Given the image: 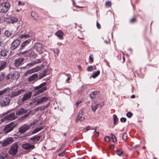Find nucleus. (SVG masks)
Masks as SVG:
<instances>
[{
	"label": "nucleus",
	"instance_id": "obj_1",
	"mask_svg": "<svg viewBox=\"0 0 159 159\" xmlns=\"http://www.w3.org/2000/svg\"><path fill=\"white\" fill-rule=\"evenodd\" d=\"M11 7L8 2H4L0 3V13H5L8 11Z\"/></svg>",
	"mask_w": 159,
	"mask_h": 159
},
{
	"label": "nucleus",
	"instance_id": "obj_2",
	"mask_svg": "<svg viewBox=\"0 0 159 159\" xmlns=\"http://www.w3.org/2000/svg\"><path fill=\"white\" fill-rule=\"evenodd\" d=\"M46 84L45 82H43L39 86L35 87L34 90L37 91H36L35 93L34 94V96L37 95L45 91L47 89V88L46 87H43Z\"/></svg>",
	"mask_w": 159,
	"mask_h": 159
},
{
	"label": "nucleus",
	"instance_id": "obj_3",
	"mask_svg": "<svg viewBox=\"0 0 159 159\" xmlns=\"http://www.w3.org/2000/svg\"><path fill=\"white\" fill-rule=\"evenodd\" d=\"M24 91L25 90L23 89L17 90H15L11 91L8 96L11 98H13L19 96L21 93H23Z\"/></svg>",
	"mask_w": 159,
	"mask_h": 159
},
{
	"label": "nucleus",
	"instance_id": "obj_4",
	"mask_svg": "<svg viewBox=\"0 0 159 159\" xmlns=\"http://www.w3.org/2000/svg\"><path fill=\"white\" fill-rule=\"evenodd\" d=\"M18 145L17 143H14L10 148L9 152L10 154L15 155L18 151Z\"/></svg>",
	"mask_w": 159,
	"mask_h": 159
},
{
	"label": "nucleus",
	"instance_id": "obj_5",
	"mask_svg": "<svg viewBox=\"0 0 159 159\" xmlns=\"http://www.w3.org/2000/svg\"><path fill=\"white\" fill-rule=\"evenodd\" d=\"M16 116L15 113L12 112L9 115L5 116L1 120L2 122L5 121L6 120H15L16 118Z\"/></svg>",
	"mask_w": 159,
	"mask_h": 159
},
{
	"label": "nucleus",
	"instance_id": "obj_6",
	"mask_svg": "<svg viewBox=\"0 0 159 159\" xmlns=\"http://www.w3.org/2000/svg\"><path fill=\"white\" fill-rule=\"evenodd\" d=\"M32 95V92L31 91H28L24 94L23 97L21 99V101L24 103L25 101L29 100L31 98Z\"/></svg>",
	"mask_w": 159,
	"mask_h": 159
},
{
	"label": "nucleus",
	"instance_id": "obj_7",
	"mask_svg": "<svg viewBox=\"0 0 159 159\" xmlns=\"http://www.w3.org/2000/svg\"><path fill=\"white\" fill-rule=\"evenodd\" d=\"M15 127L13 125V122L7 125L5 127L4 130L6 134L7 133L11 131Z\"/></svg>",
	"mask_w": 159,
	"mask_h": 159
},
{
	"label": "nucleus",
	"instance_id": "obj_8",
	"mask_svg": "<svg viewBox=\"0 0 159 159\" xmlns=\"http://www.w3.org/2000/svg\"><path fill=\"white\" fill-rule=\"evenodd\" d=\"M30 126L25 124L19 128V132L21 134H23L27 131L30 128Z\"/></svg>",
	"mask_w": 159,
	"mask_h": 159
},
{
	"label": "nucleus",
	"instance_id": "obj_9",
	"mask_svg": "<svg viewBox=\"0 0 159 159\" xmlns=\"http://www.w3.org/2000/svg\"><path fill=\"white\" fill-rule=\"evenodd\" d=\"M36 98V100L37 103H38V105L39 104H42L44 102H46L48 99V98L46 97H43L41 98L39 97Z\"/></svg>",
	"mask_w": 159,
	"mask_h": 159
},
{
	"label": "nucleus",
	"instance_id": "obj_10",
	"mask_svg": "<svg viewBox=\"0 0 159 159\" xmlns=\"http://www.w3.org/2000/svg\"><path fill=\"white\" fill-rule=\"evenodd\" d=\"M20 40L16 39L14 40L12 43L11 48L12 50H14L20 45Z\"/></svg>",
	"mask_w": 159,
	"mask_h": 159
},
{
	"label": "nucleus",
	"instance_id": "obj_11",
	"mask_svg": "<svg viewBox=\"0 0 159 159\" xmlns=\"http://www.w3.org/2000/svg\"><path fill=\"white\" fill-rule=\"evenodd\" d=\"M10 102V100L9 98H6L3 100L0 101V105L2 106H6L8 105Z\"/></svg>",
	"mask_w": 159,
	"mask_h": 159
},
{
	"label": "nucleus",
	"instance_id": "obj_12",
	"mask_svg": "<svg viewBox=\"0 0 159 159\" xmlns=\"http://www.w3.org/2000/svg\"><path fill=\"white\" fill-rule=\"evenodd\" d=\"M32 52V50H29L20 52V54L21 55H23L26 57H29L33 54Z\"/></svg>",
	"mask_w": 159,
	"mask_h": 159
},
{
	"label": "nucleus",
	"instance_id": "obj_13",
	"mask_svg": "<svg viewBox=\"0 0 159 159\" xmlns=\"http://www.w3.org/2000/svg\"><path fill=\"white\" fill-rule=\"evenodd\" d=\"M27 112V111L23 108L17 109L16 112V115L20 116L23 115Z\"/></svg>",
	"mask_w": 159,
	"mask_h": 159
},
{
	"label": "nucleus",
	"instance_id": "obj_14",
	"mask_svg": "<svg viewBox=\"0 0 159 159\" xmlns=\"http://www.w3.org/2000/svg\"><path fill=\"white\" fill-rule=\"evenodd\" d=\"M13 142L12 139L9 138L4 140L2 142V146H6L7 145Z\"/></svg>",
	"mask_w": 159,
	"mask_h": 159
},
{
	"label": "nucleus",
	"instance_id": "obj_15",
	"mask_svg": "<svg viewBox=\"0 0 159 159\" xmlns=\"http://www.w3.org/2000/svg\"><path fill=\"white\" fill-rule=\"evenodd\" d=\"M38 77V74H34L30 76L28 78V81L29 82H32L36 80Z\"/></svg>",
	"mask_w": 159,
	"mask_h": 159
},
{
	"label": "nucleus",
	"instance_id": "obj_16",
	"mask_svg": "<svg viewBox=\"0 0 159 159\" xmlns=\"http://www.w3.org/2000/svg\"><path fill=\"white\" fill-rule=\"evenodd\" d=\"M22 147L23 148L26 149L28 150L30 149H33L34 148V146L31 145L30 143H25L23 144L22 145Z\"/></svg>",
	"mask_w": 159,
	"mask_h": 159
},
{
	"label": "nucleus",
	"instance_id": "obj_17",
	"mask_svg": "<svg viewBox=\"0 0 159 159\" xmlns=\"http://www.w3.org/2000/svg\"><path fill=\"white\" fill-rule=\"evenodd\" d=\"M11 79L12 80H17L19 77L20 73L18 71H14L13 74H11Z\"/></svg>",
	"mask_w": 159,
	"mask_h": 159
},
{
	"label": "nucleus",
	"instance_id": "obj_18",
	"mask_svg": "<svg viewBox=\"0 0 159 159\" xmlns=\"http://www.w3.org/2000/svg\"><path fill=\"white\" fill-rule=\"evenodd\" d=\"M24 60V59L22 58H19L15 60L14 63L15 65L16 66H18L22 63Z\"/></svg>",
	"mask_w": 159,
	"mask_h": 159
},
{
	"label": "nucleus",
	"instance_id": "obj_19",
	"mask_svg": "<svg viewBox=\"0 0 159 159\" xmlns=\"http://www.w3.org/2000/svg\"><path fill=\"white\" fill-rule=\"evenodd\" d=\"M18 19L15 17L12 16L8 19L7 22L9 23L14 24L17 22L18 21Z\"/></svg>",
	"mask_w": 159,
	"mask_h": 159
},
{
	"label": "nucleus",
	"instance_id": "obj_20",
	"mask_svg": "<svg viewBox=\"0 0 159 159\" xmlns=\"http://www.w3.org/2000/svg\"><path fill=\"white\" fill-rule=\"evenodd\" d=\"M64 35V33L61 30H59L56 33V35L60 39H62Z\"/></svg>",
	"mask_w": 159,
	"mask_h": 159
},
{
	"label": "nucleus",
	"instance_id": "obj_21",
	"mask_svg": "<svg viewBox=\"0 0 159 159\" xmlns=\"http://www.w3.org/2000/svg\"><path fill=\"white\" fill-rule=\"evenodd\" d=\"M7 64V62L6 61H0V71L6 68Z\"/></svg>",
	"mask_w": 159,
	"mask_h": 159
},
{
	"label": "nucleus",
	"instance_id": "obj_22",
	"mask_svg": "<svg viewBox=\"0 0 159 159\" xmlns=\"http://www.w3.org/2000/svg\"><path fill=\"white\" fill-rule=\"evenodd\" d=\"M42 45L41 44L39 43H35L34 48L38 52H40L42 49Z\"/></svg>",
	"mask_w": 159,
	"mask_h": 159
},
{
	"label": "nucleus",
	"instance_id": "obj_23",
	"mask_svg": "<svg viewBox=\"0 0 159 159\" xmlns=\"http://www.w3.org/2000/svg\"><path fill=\"white\" fill-rule=\"evenodd\" d=\"M37 102L36 98H35L31 100V102L29 103V105L33 107H34L38 105Z\"/></svg>",
	"mask_w": 159,
	"mask_h": 159
},
{
	"label": "nucleus",
	"instance_id": "obj_24",
	"mask_svg": "<svg viewBox=\"0 0 159 159\" xmlns=\"http://www.w3.org/2000/svg\"><path fill=\"white\" fill-rule=\"evenodd\" d=\"M30 42V39H28L25 41L21 44L20 48H23L25 46H26L27 45H28Z\"/></svg>",
	"mask_w": 159,
	"mask_h": 159
},
{
	"label": "nucleus",
	"instance_id": "obj_25",
	"mask_svg": "<svg viewBox=\"0 0 159 159\" xmlns=\"http://www.w3.org/2000/svg\"><path fill=\"white\" fill-rule=\"evenodd\" d=\"M31 16L35 20H38L39 19L37 13L35 11H32L31 13Z\"/></svg>",
	"mask_w": 159,
	"mask_h": 159
},
{
	"label": "nucleus",
	"instance_id": "obj_26",
	"mask_svg": "<svg viewBox=\"0 0 159 159\" xmlns=\"http://www.w3.org/2000/svg\"><path fill=\"white\" fill-rule=\"evenodd\" d=\"M8 52L6 50L3 49L0 52V55L2 57H5L7 55Z\"/></svg>",
	"mask_w": 159,
	"mask_h": 159
},
{
	"label": "nucleus",
	"instance_id": "obj_27",
	"mask_svg": "<svg viewBox=\"0 0 159 159\" xmlns=\"http://www.w3.org/2000/svg\"><path fill=\"white\" fill-rule=\"evenodd\" d=\"M43 129V127H40L39 128H37L34 129V130L32 132V134H35L39 131L41 130L42 129Z\"/></svg>",
	"mask_w": 159,
	"mask_h": 159
},
{
	"label": "nucleus",
	"instance_id": "obj_28",
	"mask_svg": "<svg viewBox=\"0 0 159 159\" xmlns=\"http://www.w3.org/2000/svg\"><path fill=\"white\" fill-rule=\"evenodd\" d=\"M82 116L81 114H78L76 120V122H78L79 120H80L81 121L84 120L85 118L84 117H82Z\"/></svg>",
	"mask_w": 159,
	"mask_h": 159
},
{
	"label": "nucleus",
	"instance_id": "obj_29",
	"mask_svg": "<svg viewBox=\"0 0 159 159\" xmlns=\"http://www.w3.org/2000/svg\"><path fill=\"white\" fill-rule=\"evenodd\" d=\"M100 73V71L99 70L93 72L92 74V77L93 78H95L97 77L99 75Z\"/></svg>",
	"mask_w": 159,
	"mask_h": 159
},
{
	"label": "nucleus",
	"instance_id": "obj_30",
	"mask_svg": "<svg viewBox=\"0 0 159 159\" xmlns=\"http://www.w3.org/2000/svg\"><path fill=\"white\" fill-rule=\"evenodd\" d=\"M99 104H98L95 105H92L91 106L92 110L93 111L95 112L98 107Z\"/></svg>",
	"mask_w": 159,
	"mask_h": 159
},
{
	"label": "nucleus",
	"instance_id": "obj_31",
	"mask_svg": "<svg viewBox=\"0 0 159 159\" xmlns=\"http://www.w3.org/2000/svg\"><path fill=\"white\" fill-rule=\"evenodd\" d=\"M40 136H35L34 137L30 139L31 140H32L33 142H35V141H38L40 139Z\"/></svg>",
	"mask_w": 159,
	"mask_h": 159
},
{
	"label": "nucleus",
	"instance_id": "obj_32",
	"mask_svg": "<svg viewBox=\"0 0 159 159\" xmlns=\"http://www.w3.org/2000/svg\"><path fill=\"white\" fill-rule=\"evenodd\" d=\"M9 89V88H7L0 91V96L2 95L7 92Z\"/></svg>",
	"mask_w": 159,
	"mask_h": 159
},
{
	"label": "nucleus",
	"instance_id": "obj_33",
	"mask_svg": "<svg viewBox=\"0 0 159 159\" xmlns=\"http://www.w3.org/2000/svg\"><path fill=\"white\" fill-rule=\"evenodd\" d=\"M4 34L6 37H9L11 36L12 34V32L9 30H7L5 31Z\"/></svg>",
	"mask_w": 159,
	"mask_h": 159
},
{
	"label": "nucleus",
	"instance_id": "obj_34",
	"mask_svg": "<svg viewBox=\"0 0 159 159\" xmlns=\"http://www.w3.org/2000/svg\"><path fill=\"white\" fill-rule=\"evenodd\" d=\"M7 154L4 152L0 154V159H4L7 157Z\"/></svg>",
	"mask_w": 159,
	"mask_h": 159
},
{
	"label": "nucleus",
	"instance_id": "obj_35",
	"mask_svg": "<svg viewBox=\"0 0 159 159\" xmlns=\"http://www.w3.org/2000/svg\"><path fill=\"white\" fill-rule=\"evenodd\" d=\"M113 117L114 124V125H116L117 124L116 121L118 120L117 116L115 114H114L113 115Z\"/></svg>",
	"mask_w": 159,
	"mask_h": 159
},
{
	"label": "nucleus",
	"instance_id": "obj_36",
	"mask_svg": "<svg viewBox=\"0 0 159 159\" xmlns=\"http://www.w3.org/2000/svg\"><path fill=\"white\" fill-rule=\"evenodd\" d=\"M53 52L55 56L56 57L58 56L59 53V51L58 49H53Z\"/></svg>",
	"mask_w": 159,
	"mask_h": 159
},
{
	"label": "nucleus",
	"instance_id": "obj_37",
	"mask_svg": "<svg viewBox=\"0 0 159 159\" xmlns=\"http://www.w3.org/2000/svg\"><path fill=\"white\" fill-rule=\"evenodd\" d=\"M30 37V35L28 34H22L20 36V39H23L24 38H25V39H27Z\"/></svg>",
	"mask_w": 159,
	"mask_h": 159
},
{
	"label": "nucleus",
	"instance_id": "obj_38",
	"mask_svg": "<svg viewBox=\"0 0 159 159\" xmlns=\"http://www.w3.org/2000/svg\"><path fill=\"white\" fill-rule=\"evenodd\" d=\"M78 37L81 39H84V36L81 32H79L77 34Z\"/></svg>",
	"mask_w": 159,
	"mask_h": 159
},
{
	"label": "nucleus",
	"instance_id": "obj_39",
	"mask_svg": "<svg viewBox=\"0 0 159 159\" xmlns=\"http://www.w3.org/2000/svg\"><path fill=\"white\" fill-rule=\"evenodd\" d=\"M123 153V151L119 149H117L116 151V153L118 156H120Z\"/></svg>",
	"mask_w": 159,
	"mask_h": 159
},
{
	"label": "nucleus",
	"instance_id": "obj_40",
	"mask_svg": "<svg viewBox=\"0 0 159 159\" xmlns=\"http://www.w3.org/2000/svg\"><path fill=\"white\" fill-rule=\"evenodd\" d=\"M46 75V73L44 72L43 73H41L39 74V79H40Z\"/></svg>",
	"mask_w": 159,
	"mask_h": 159
},
{
	"label": "nucleus",
	"instance_id": "obj_41",
	"mask_svg": "<svg viewBox=\"0 0 159 159\" xmlns=\"http://www.w3.org/2000/svg\"><path fill=\"white\" fill-rule=\"evenodd\" d=\"M111 139H112L113 141L114 142H116V139L115 136L112 134H111Z\"/></svg>",
	"mask_w": 159,
	"mask_h": 159
},
{
	"label": "nucleus",
	"instance_id": "obj_42",
	"mask_svg": "<svg viewBox=\"0 0 159 159\" xmlns=\"http://www.w3.org/2000/svg\"><path fill=\"white\" fill-rule=\"evenodd\" d=\"M126 116L130 118L133 116V114L130 111H129L126 114Z\"/></svg>",
	"mask_w": 159,
	"mask_h": 159
},
{
	"label": "nucleus",
	"instance_id": "obj_43",
	"mask_svg": "<svg viewBox=\"0 0 159 159\" xmlns=\"http://www.w3.org/2000/svg\"><path fill=\"white\" fill-rule=\"evenodd\" d=\"M32 73L31 70L30 69L29 70H28L25 73V76H27L29 75H30Z\"/></svg>",
	"mask_w": 159,
	"mask_h": 159
},
{
	"label": "nucleus",
	"instance_id": "obj_44",
	"mask_svg": "<svg viewBox=\"0 0 159 159\" xmlns=\"http://www.w3.org/2000/svg\"><path fill=\"white\" fill-rule=\"evenodd\" d=\"M97 92H93L91 94V98H94L95 97L96 94H97Z\"/></svg>",
	"mask_w": 159,
	"mask_h": 159
},
{
	"label": "nucleus",
	"instance_id": "obj_45",
	"mask_svg": "<svg viewBox=\"0 0 159 159\" xmlns=\"http://www.w3.org/2000/svg\"><path fill=\"white\" fill-rule=\"evenodd\" d=\"M36 62H34V61L28 64L27 65V66H32L34 65V64H36Z\"/></svg>",
	"mask_w": 159,
	"mask_h": 159
},
{
	"label": "nucleus",
	"instance_id": "obj_46",
	"mask_svg": "<svg viewBox=\"0 0 159 159\" xmlns=\"http://www.w3.org/2000/svg\"><path fill=\"white\" fill-rule=\"evenodd\" d=\"M110 140V138L109 137L107 136L104 138V140L106 142H108Z\"/></svg>",
	"mask_w": 159,
	"mask_h": 159
},
{
	"label": "nucleus",
	"instance_id": "obj_47",
	"mask_svg": "<svg viewBox=\"0 0 159 159\" xmlns=\"http://www.w3.org/2000/svg\"><path fill=\"white\" fill-rule=\"evenodd\" d=\"M127 136L126 133H124L122 135V139L123 140H125L127 139Z\"/></svg>",
	"mask_w": 159,
	"mask_h": 159
},
{
	"label": "nucleus",
	"instance_id": "obj_48",
	"mask_svg": "<svg viewBox=\"0 0 159 159\" xmlns=\"http://www.w3.org/2000/svg\"><path fill=\"white\" fill-rule=\"evenodd\" d=\"M126 120V118L125 117H122L120 119V121L121 122H125Z\"/></svg>",
	"mask_w": 159,
	"mask_h": 159
},
{
	"label": "nucleus",
	"instance_id": "obj_49",
	"mask_svg": "<svg viewBox=\"0 0 159 159\" xmlns=\"http://www.w3.org/2000/svg\"><path fill=\"white\" fill-rule=\"evenodd\" d=\"M93 67L92 66H90L88 67L87 70L89 71H92L93 70Z\"/></svg>",
	"mask_w": 159,
	"mask_h": 159
},
{
	"label": "nucleus",
	"instance_id": "obj_50",
	"mask_svg": "<svg viewBox=\"0 0 159 159\" xmlns=\"http://www.w3.org/2000/svg\"><path fill=\"white\" fill-rule=\"evenodd\" d=\"M36 72L38 71L40 69V67L39 66H37L34 67Z\"/></svg>",
	"mask_w": 159,
	"mask_h": 159
},
{
	"label": "nucleus",
	"instance_id": "obj_51",
	"mask_svg": "<svg viewBox=\"0 0 159 159\" xmlns=\"http://www.w3.org/2000/svg\"><path fill=\"white\" fill-rule=\"evenodd\" d=\"M105 5L106 6H107L109 7H110L111 5V3L109 1H107L105 3Z\"/></svg>",
	"mask_w": 159,
	"mask_h": 159
},
{
	"label": "nucleus",
	"instance_id": "obj_52",
	"mask_svg": "<svg viewBox=\"0 0 159 159\" xmlns=\"http://www.w3.org/2000/svg\"><path fill=\"white\" fill-rule=\"evenodd\" d=\"M18 5L19 6H23L24 5V3L20 1H19L18 2Z\"/></svg>",
	"mask_w": 159,
	"mask_h": 159
},
{
	"label": "nucleus",
	"instance_id": "obj_53",
	"mask_svg": "<svg viewBox=\"0 0 159 159\" xmlns=\"http://www.w3.org/2000/svg\"><path fill=\"white\" fill-rule=\"evenodd\" d=\"M65 151H63L62 152L59 153V156H61V157H62L65 154Z\"/></svg>",
	"mask_w": 159,
	"mask_h": 159
},
{
	"label": "nucleus",
	"instance_id": "obj_54",
	"mask_svg": "<svg viewBox=\"0 0 159 159\" xmlns=\"http://www.w3.org/2000/svg\"><path fill=\"white\" fill-rule=\"evenodd\" d=\"M10 78L11 79V74H9L6 77V79L7 80H8Z\"/></svg>",
	"mask_w": 159,
	"mask_h": 159
},
{
	"label": "nucleus",
	"instance_id": "obj_55",
	"mask_svg": "<svg viewBox=\"0 0 159 159\" xmlns=\"http://www.w3.org/2000/svg\"><path fill=\"white\" fill-rule=\"evenodd\" d=\"M34 62H36V64L40 63L41 62V61L40 59H36L34 61Z\"/></svg>",
	"mask_w": 159,
	"mask_h": 159
},
{
	"label": "nucleus",
	"instance_id": "obj_56",
	"mask_svg": "<svg viewBox=\"0 0 159 159\" xmlns=\"http://www.w3.org/2000/svg\"><path fill=\"white\" fill-rule=\"evenodd\" d=\"M83 112H84V110L83 109L80 110L79 111L78 114H81L82 116L83 115Z\"/></svg>",
	"mask_w": 159,
	"mask_h": 159
},
{
	"label": "nucleus",
	"instance_id": "obj_57",
	"mask_svg": "<svg viewBox=\"0 0 159 159\" xmlns=\"http://www.w3.org/2000/svg\"><path fill=\"white\" fill-rule=\"evenodd\" d=\"M66 92L67 93L66 94L68 95H69L70 94V90L68 89H66Z\"/></svg>",
	"mask_w": 159,
	"mask_h": 159
},
{
	"label": "nucleus",
	"instance_id": "obj_58",
	"mask_svg": "<svg viewBox=\"0 0 159 159\" xmlns=\"http://www.w3.org/2000/svg\"><path fill=\"white\" fill-rule=\"evenodd\" d=\"M89 60L92 62H93V58L92 57V55H90L89 57Z\"/></svg>",
	"mask_w": 159,
	"mask_h": 159
},
{
	"label": "nucleus",
	"instance_id": "obj_59",
	"mask_svg": "<svg viewBox=\"0 0 159 159\" xmlns=\"http://www.w3.org/2000/svg\"><path fill=\"white\" fill-rule=\"evenodd\" d=\"M37 121H35L31 123L30 124V125L31 126L34 125L35 124H36L37 123Z\"/></svg>",
	"mask_w": 159,
	"mask_h": 159
},
{
	"label": "nucleus",
	"instance_id": "obj_60",
	"mask_svg": "<svg viewBox=\"0 0 159 159\" xmlns=\"http://www.w3.org/2000/svg\"><path fill=\"white\" fill-rule=\"evenodd\" d=\"M96 26L98 29H99L101 28L100 25L98 22H97Z\"/></svg>",
	"mask_w": 159,
	"mask_h": 159
},
{
	"label": "nucleus",
	"instance_id": "obj_61",
	"mask_svg": "<svg viewBox=\"0 0 159 159\" xmlns=\"http://www.w3.org/2000/svg\"><path fill=\"white\" fill-rule=\"evenodd\" d=\"M81 102V101L80 100L78 101L76 103V106H77Z\"/></svg>",
	"mask_w": 159,
	"mask_h": 159
},
{
	"label": "nucleus",
	"instance_id": "obj_62",
	"mask_svg": "<svg viewBox=\"0 0 159 159\" xmlns=\"http://www.w3.org/2000/svg\"><path fill=\"white\" fill-rule=\"evenodd\" d=\"M64 146H65L64 144L62 145L60 148L58 150V151H60L61 150H62L64 148Z\"/></svg>",
	"mask_w": 159,
	"mask_h": 159
},
{
	"label": "nucleus",
	"instance_id": "obj_63",
	"mask_svg": "<svg viewBox=\"0 0 159 159\" xmlns=\"http://www.w3.org/2000/svg\"><path fill=\"white\" fill-rule=\"evenodd\" d=\"M86 89V87L85 85H82L81 86V90H84Z\"/></svg>",
	"mask_w": 159,
	"mask_h": 159
},
{
	"label": "nucleus",
	"instance_id": "obj_64",
	"mask_svg": "<svg viewBox=\"0 0 159 159\" xmlns=\"http://www.w3.org/2000/svg\"><path fill=\"white\" fill-rule=\"evenodd\" d=\"M30 70H31L32 73H33L36 72L34 69V68H33L30 69Z\"/></svg>",
	"mask_w": 159,
	"mask_h": 159
}]
</instances>
